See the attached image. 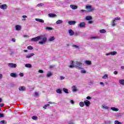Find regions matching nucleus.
I'll list each match as a JSON object with an SVG mask.
<instances>
[{"instance_id":"1","label":"nucleus","mask_w":124,"mask_h":124,"mask_svg":"<svg viewBox=\"0 0 124 124\" xmlns=\"http://www.w3.org/2000/svg\"><path fill=\"white\" fill-rule=\"evenodd\" d=\"M38 40H42L41 41H39L38 44L42 45L45 44L46 42H47V37H46L45 35H42L33 38L31 39V41H32L33 42H36L38 41Z\"/></svg>"},{"instance_id":"2","label":"nucleus","mask_w":124,"mask_h":124,"mask_svg":"<svg viewBox=\"0 0 124 124\" xmlns=\"http://www.w3.org/2000/svg\"><path fill=\"white\" fill-rule=\"evenodd\" d=\"M83 63L80 62H77L75 64V67L77 69H82Z\"/></svg>"},{"instance_id":"3","label":"nucleus","mask_w":124,"mask_h":124,"mask_svg":"<svg viewBox=\"0 0 124 124\" xmlns=\"http://www.w3.org/2000/svg\"><path fill=\"white\" fill-rule=\"evenodd\" d=\"M85 9L88 10V12H93V11H94V10H95L92 5H86L85 6Z\"/></svg>"},{"instance_id":"4","label":"nucleus","mask_w":124,"mask_h":124,"mask_svg":"<svg viewBox=\"0 0 124 124\" xmlns=\"http://www.w3.org/2000/svg\"><path fill=\"white\" fill-rule=\"evenodd\" d=\"M8 65L9 67H11L12 68H16V67H17V64L13 63H9Z\"/></svg>"},{"instance_id":"5","label":"nucleus","mask_w":124,"mask_h":124,"mask_svg":"<svg viewBox=\"0 0 124 124\" xmlns=\"http://www.w3.org/2000/svg\"><path fill=\"white\" fill-rule=\"evenodd\" d=\"M78 28L82 29L86 27V23L85 22H80L78 26Z\"/></svg>"},{"instance_id":"6","label":"nucleus","mask_w":124,"mask_h":124,"mask_svg":"<svg viewBox=\"0 0 124 124\" xmlns=\"http://www.w3.org/2000/svg\"><path fill=\"white\" fill-rule=\"evenodd\" d=\"M7 7H8L7 5L5 4L0 5V9H2L3 10H5L7 9Z\"/></svg>"},{"instance_id":"7","label":"nucleus","mask_w":124,"mask_h":124,"mask_svg":"<svg viewBox=\"0 0 124 124\" xmlns=\"http://www.w3.org/2000/svg\"><path fill=\"white\" fill-rule=\"evenodd\" d=\"M34 55L35 54L33 53H29L27 55H26V59H31V58L32 57H33Z\"/></svg>"},{"instance_id":"8","label":"nucleus","mask_w":124,"mask_h":124,"mask_svg":"<svg viewBox=\"0 0 124 124\" xmlns=\"http://www.w3.org/2000/svg\"><path fill=\"white\" fill-rule=\"evenodd\" d=\"M84 104L86 106V107H89L91 105V102L88 100H85L84 101Z\"/></svg>"},{"instance_id":"9","label":"nucleus","mask_w":124,"mask_h":124,"mask_svg":"<svg viewBox=\"0 0 124 124\" xmlns=\"http://www.w3.org/2000/svg\"><path fill=\"white\" fill-rule=\"evenodd\" d=\"M70 7L73 9V10H75V9H77V8H78V6L75 5H70Z\"/></svg>"},{"instance_id":"10","label":"nucleus","mask_w":124,"mask_h":124,"mask_svg":"<svg viewBox=\"0 0 124 124\" xmlns=\"http://www.w3.org/2000/svg\"><path fill=\"white\" fill-rule=\"evenodd\" d=\"M68 24H69V25H70L71 26L72 25H75V24H76V21H75L74 20L69 21Z\"/></svg>"},{"instance_id":"11","label":"nucleus","mask_w":124,"mask_h":124,"mask_svg":"<svg viewBox=\"0 0 124 124\" xmlns=\"http://www.w3.org/2000/svg\"><path fill=\"white\" fill-rule=\"evenodd\" d=\"M68 32L70 36H72L74 34V31L72 30H69Z\"/></svg>"},{"instance_id":"12","label":"nucleus","mask_w":124,"mask_h":124,"mask_svg":"<svg viewBox=\"0 0 124 124\" xmlns=\"http://www.w3.org/2000/svg\"><path fill=\"white\" fill-rule=\"evenodd\" d=\"M85 19L87 21H91V20H93V17L91 16H86Z\"/></svg>"},{"instance_id":"13","label":"nucleus","mask_w":124,"mask_h":124,"mask_svg":"<svg viewBox=\"0 0 124 124\" xmlns=\"http://www.w3.org/2000/svg\"><path fill=\"white\" fill-rule=\"evenodd\" d=\"M110 109L112 111H114V112H118V111H119V108L115 107H111Z\"/></svg>"},{"instance_id":"14","label":"nucleus","mask_w":124,"mask_h":124,"mask_svg":"<svg viewBox=\"0 0 124 124\" xmlns=\"http://www.w3.org/2000/svg\"><path fill=\"white\" fill-rule=\"evenodd\" d=\"M75 67V64H74V62L72 61L71 62V65L69 66L70 68H73Z\"/></svg>"},{"instance_id":"15","label":"nucleus","mask_w":124,"mask_h":124,"mask_svg":"<svg viewBox=\"0 0 124 124\" xmlns=\"http://www.w3.org/2000/svg\"><path fill=\"white\" fill-rule=\"evenodd\" d=\"M15 28L16 31H21V29H22V27L20 25H16Z\"/></svg>"},{"instance_id":"16","label":"nucleus","mask_w":124,"mask_h":124,"mask_svg":"<svg viewBox=\"0 0 124 124\" xmlns=\"http://www.w3.org/2000/svg\"><path fill=\"white\" fill-rule=\"evenodd\" d=\"M19 90L21 92H24V91H26V87H25V86L20 87Z\"/></svg>"},{"instance_id":"17","label":"nucleus","mask_w":124,"mask_h":124,"mask_svg":"<svg viewBox=\"0 0 124 124\" xmlns=\"http://www.w3.org/2000/svg\"><path fill=\"white\" fill-rule=\"evenodd\" d=\"M35 21H37V22H39L40 23H44V20L40 18H35Z\"/></svg>"},{"instance_id":"18","label":"nucleus","mask_w":124,"mask_h":124,"mask_svg":"<svg viewBox=\"0 0 124 124\" xmlns=\"http://www.w3.org/2000/svg\"><path fill=\"white\" fill-rule=\"evenodd\" d=\"M25 66L28 68H31V67H32V65H31V64L30 63L26 64Z\"/></svg>"},{"instance_id":"19","label":"nucleus","mask_w":124,"mask_h":124,"mask_svg":"<svg viewBox=\"0 0 124 124\" xmlns=\"http://www.w3.org/2000/svg\"><path fill=\"white\" fill-rule=\"evenodd\" d=\"M72 92H73L74 93H76V92L77 91V87H76V86H73L72 87Z\"/></svg>"},{"instance_id":"20","label":"nucleus","mask_w":124,"mask_h":124,"mask_svg":"<svg viewBox=\"0 0 124 124\" xmlns=\"http://www.w3.org/2000/svg\"><path fill=\"white\" fill-rule=\"evenodd\" d=\"M117 21L115 19L112 20V22H111V25L112 27H115L116 26V22Z\"/></svg>"},{"instance_id":"21","label":"nucleus","mask_w":124,"mask_h":124,"mask_svg":"<svg viewBox=\"0 0 124 124\" xmlns=\"http://www.w3.org/2000/svg\"><path fill=\"white\" fill-rule=\"evenodd\" d=\"M63 23V21L62 20H58L56 21V24L57 25H60V24H62Z\"/></svg>"},{"instance_id":"22","label":"nucleus","mask_w":124,"mask_h":124,"mask_svg":"<svg viewBox=\"0 0 124 124\" xmlns=\"http://www.w3.org/2000/svg\"><path fill=\"white\" fill-rule=\"evenodd\" d=\"M102 108L105 109V110H109V108L107 106H102Z\"/></svg>"},{"instance_id":"23","label":"nucleus","mask_w":124,"mask_h":124,"mask_svg":"<svg viewBox=\"0 0 124 124\" xmlns=\"http://www.w3.org/2000/svg\"><path fill=\"white\" fill-rule=\"evenodd\" d=\"M85 63L87 64V65H91L92 64V62L90 61H85Z\"/></svg>"},{"instance_id":"24","label":"nucleus","mask_w":124,"mask_h":124,"mask_svg":"<svg viewBox=\"0 0 124 124\" xmlns=\"http://www.w3.org/2000/svg\"><path fill=\"white\" fill-rule=\"evenodd\" d=\"M55 39V36L50 37L48 41L49 42H51V41H54V40Z\"/></svg>"},{"instance_id":"25","label":"nucleus","mask_w":124,"mask_h":124,"mask_svg":"<svg viewBox=\"0 0 124 124\" xmlns=\"http://www.w3.org/2000/svg\"><path fill=\"white\" fill-rule=\"evenodd\" d=\"M48 16H49V17H50V18H53V17H56V14H49Z\"/></svg>"},{"instance_id":"26","label":"nucleus","mask_w":124,"mask_h":124,"mask_svg":"<svg viewBox=\"0 0 124 124\" xmlns=\"http://www.w3.org/2000/svg\"><path fill=\"white\" fill-rule=\"evenodd\" d=\"M52 75H53V73H52V72H48V73L47 74L46 76L47 77H51V76H52Z\"/></svg>"},{"instance_id":"27","label":"nucleus","mask_w":124,"mask_h":124,"mask_svg":"<svg viewBox=\"0 0 124 124\" xmlns=\"http://www.w3.org/2000/svg\"><path fill=\"white\" fill-rule=\"evenodd\" d=\"M79 106L80 107H84L85 106V103L84 102H81L79 103Z\"/></svg>"},{"instance_id":"28","label":"nucleus","mask_w":124,"mask_h":124,"mask_svg":"<svg viewBox=\"0 0 124 124\" xmlns=\"http://www.w3.org/2000/svg\"><path fill=\"white\" fill-rule=\"evenodd\" d=\"M110 55L111 56H115V55H117V52L116 51H111L110 52Z\"/></svg>"},{"instance_id":"29","label":"nucleus","mask_w":124,"mask_h":124,"mask_svg":"<svg viewBox=\"0 0 124 124\" xmlns=\"http://www.w3.org/2000/svg\"><path fill=\"white\" fill-rule=\"evenodd\" d=\"M10 76L11 77H17V75L16 73H12L10 74Z\"/></svg>"},{"instance_id":"30","label":"nucleus","mask_w":124,"mask_h":124,"mask_svg":"<svg viewBox=\"0 0 124 124\" xmlns=\"http://www.w3.org/2000/svg\"><path fill=\"white\" fill-rule=\"evenodd\" d=\"M119 83L121 85H123L124 86V79H121L119 80Z\"/></svg>"},{"instance_id":"31","label":"nucleus","mask_w":124,"mask_h":124,"mask_svg":"<svg viewBox=\"0 0 124 124\" xmlns=\"http://www.w3.org/2000/svg\"><path fill=\"white\" fill-rule=\"evenodd\" d=\"M103 79H108V75L105 74L104 76L102 77Z\"/></svg>"},{"instance_id":"32","label":"nucleus","mask_w":124,"mask_h":124,"mask_svg":"<svg viewBox=\"0 0 124 124\" xmlns=\"http://www.w3.org/2000/svg\"><path fill=\"white\" fill-rule=\"evenodd\" d=\"M63 91L66 93H68V90L66 88H63Z\"/></svg>"},{"instance_id":"33","label":"nucleus","mask_w":124,"mask_h":124,"mask_svg":"<svg viewBox=\"0 0 124 124\" xmlns=\"http://www.w3.org/2000/svg\"><path fill=\"white\" fill-rule=\"evenodd\" d=\"M100 32L101 33H105V32H106V31L104 29H102L100 30Z\"/></svg>"},{"instance_id":"34","label":"nucleus","mask_w":124,"mask_h":124,"mask_svg":"<svg viewBox=\"0 0 124 124\" xmlns=\"http://www.w3.org/2000/svg\"><path fill=\"white\" fill-rule=\"evenodd\" d=\"M56 93H62V90H61V89H57V90H56Z\"/></svg>"},{"instance_id":"35","label":"nucleus","mask_w":124,"mask_h":124,"mask_svg":"<svg viewBox=\"0 0 124 124\" xmlns=\"http://www.w3.org/2000/svg\"><path fill=\"white\" fill-rule=\"evenodd\" d=\"M0 124H6L7 122H5L4 120H2L0 122Z\"/></svg>"},{"instance_id":"36","label":"nucleus","mask_w":124,"mask_h":124,"mask_svg":"<svg viewBox=\"0 0 124 124\" xmlns=\"http://www.w3.org/2000/svg\"><path fill=\"white\" fill-rule=\"evenodd\" d=\"M43 5H44V4H43V3H40L38 4H37V6L38 7H41V6H43Z\"/></svg>"},{"instance_id":"37","label":"nucleus","mask_w":124,"mask_h":124,"mask_svg":"<svg viewBox=\"0 0 124 124\" xmlns=\"http://www.w3.org/2000/svg\"><path fill=\"white\" fill-rule=\"evenodd\" d=\"M114 124H122V123L120 122L119 121L116 120L114 122Z\"/></svg>"},{"instance_id":"38","label":"nucleus","mask_w":124,"mask_h":124,"mask_svg":"<svg viewBox=\"0 0 124 124\" xmlns=\"http://www.w3.org/2000/svg\"><path fill=\"white\" fill-rule=\"evenodd\" d=\"M32 120H37V119H38V117L36 116H33L32 117Z\"/></svg>"},{"instance_id":"39","label":"nucleus","mask_w":124,"mask_h":124,"mask_svg":"<svg viewBox=\"0 0 124 124\" xmlns=\"http://www.w3.org/2000/svg\"><path fill=\"white\" fill-rule=\"evenodd\" d=\"M96 38H98V37H96V36H91L90 37L91 39H95Z\"/></svg>"},{"instance_id":"40","label":"nucleus","mask_w":124,"mask_h":124,"mask_svg":"<svg viewBox=\"0 0 124 124\" xmlns=\"http://www.w3.org/2000/svg\"><path fill=\"white\" fill-rule=\"evenodd\" d=\"M48 106H50V105L47 104L45 105L44 107H43V108L44 109H46V108H47V107H48Z\"/></svg>"},{"instance_id":"41","label":"nucleus","mask_w":124,"mask_h":124,"mask_svg":"<svg viewBox=\"0 0 124 124\" xmlns=\"http://www.w3.org/2000/svg\"><path fill=\"white\" fill-rule=\"evenodd\" d=\"M46 30H47L48 31H52L53 30V28L51 27H46Z\"/></svg>"},{"instance_id":"42","label":"nucleus","mask_w":124,"mask_h":124,"mask_svg":"<svg viewBox=\"0 0 124 124\" xmlns=\"http://www.w3.org/2000/svg\"><path fill=\"white\" fill-rule=\"evenodd\" d=\"M114 20H115V21H116V20L117 21H119V20H121V18L119 17H115V18H114Z\"/></svg>"},{"instance_id":"43","label":"nucleus","mask_w":124,"mask_h":124,"mask_svg":"<svg viewBox=\"0 0 124 124\" xmlns=\"http://www.w3.org/2000/svg\"><path fill=\"white\" fill-rule=\"evenodd\" d=\"M81 73H82V74H84L85 73H87V71H86V70H81L80 71Z\"/></svg>"},{"instance_id":"44","label":"nucleus","mask_w":124,"mask_h":124,"mask_svg":"<svg viewBox=\"0 0 124 124\" xmlns=\"http://www.w3.org/2000/svg\"><path fill=\"white\" fill-rule=\"evenodd\" d=\"M28 49H29V50H32L33 47L31 46H28Z\"/></svg>"},{"instance_id":"45","label":"nucleus","mask_w":124,"mask_h":124,"mask_svg":"<svg viewBox=\"0 0 124 124\" xmlns=\"http://www.w3.org/2000/svg\"><path fill=\"white\" fill-rule=\"evenodd\" d=\"M73 47H75V48H76L77 49H79V46L77 45H73Z\"/></svg>"},{"instance_id":"46","label":"nucleus","mask_w":124,"mask_h":124,"mask_svg":"<svg viewBox=\"0 0 124 124\" xmlns=\"http://www.w3.org/2000/svg\"><path fill=\"white\" fill-rule=\"evenodd\" d=\"M4 117V115L3 114L0 113V118H3Z\"/></svg>"},{"instance_id":"47","label":"nucleus","mask_w":124,"mask_h":124,"mask_svg":"<svg viewBox=\"0 0 124 124\" xmlns=\"http://www.w3.org/2000/svg\"><path fill=\"white\" fill-rule=\"evenodd\" d=\"M38 72H39V73H44V71H43V70H39L38 71Z\"/></svg>"},{"instance_id":"48","label":"nucleus","mask_w":124,"mask_h":124,"mask_svg":"<svg viewBox=\"0 0 124 124\" xmlns=\"http://www.w3.org/2000/svg\"><path fill=\"white\" fill-rule=\"evenodd\" d=\"M54 67H55V65H50L49 66V68L52 69V68H54Z\"/></svg>"},{"instance_id":"49","label":"nucleus","mask_w":124,"mask_h":124,"mask_svg":"<svg viewBox=\"0 0 124 124\" xmlns=\"http://www.w3.org/2000/svg\"><path fill=\"white\" fill-rule=\"evenodd\" d=\"M19 76L21 77H23L24 76V74H23V73H20L19 74Z\"/></svg>"},{"instance_id":"50","label":"nucleus","mask_w":124,"mask_h":124,"mask_svg":"<svg viewBox=\"0 0 124 124\" xmlns=\"http://www.w3.org/2000/svg\"><path fill=\"white\" fill-rule=\"evenodd\" d=\"M87 99L89 100L90 99H92V97H90V96H88L86 97Z\"/></svg>"},{"instance_id":"51","label":"nucleus","mask_w":124,"mask_h":124,"mask_svg":"<svg viewBox=\"0 0 124 124\" xmlns=\"http://www.w3.org/2000/svg\"><path fill=\"white\" fill-rule=\"evenodd\" d=\"M100 85H102V86H103V87H104V86L105 85V84H104V83L101 82H100Z\"/></svg>"},{"instance_id":"52","label":"nucleus","mask_w":124,"mask_h":124,"mask_svg":"<svg viewBox=\"0 0 124 124\" xmlns=\"http://www.w3.org/2000/svg\"><path fill=\"white\" fill-rule=\"evenodd\" d=\"M93 21L90 20L88 21V24H93Z\"/></svg>"},{"instance_id":"53","label":"nucleus","mask_w":124,"mask_h":124,"mask_svg":"<svg viewBox=\"0 0 124 124\" xmlns=\"http://www.w3.org/2000/svg\"><path fill=\"white\" fill-rule=\"evenodd\" d=\"M49 104H55V102H49Z\"/></svg>"},{"instance_id":"54","label":"nucleus","mask_w":124,"mask_h":124,"mask_svg":"<svg viewBox=\"0 0 124 124\" xmlns=\"http://www.w3.org/2000/svg\"><path fill=\"white\" fill-rule=\"evenodd\" d=\"M114 74H115V75H117L118 74V71H114Z\"/></svg>"},{"instance_id":"55","label":"nucleus","mask_w":124,"mask_h":124,"mask_svg":"<svg viewBox=\"0 0 124 124\" xmlns=\"http://www.w3.org/2000/svg\"><path fill=\"white\" fill-rule=\"evenodd\" d=\"M60 78L61 79V80H63V79H64V77L63 76H61Z\"/></svg>"},{"instance_id":"56","label":"nucleus","mask_w":124,"mask_h":124,"mask_svg":"<svg viewBox=\"0 0 124 124\" xmlns=\"http://www.w3.org/2000/svg\"><path fill=\"white\" fill-rule=\"evenodd\" d=\"M70 102H71V104H74V101L73 100H71L70 101Z\"/></svg>"},{"instance_id":"57","label":"nucleus","mask_w":124,"mask_h":124,"mask_svg":"<svg viewBox=\"0 0 124 124\" xmlns=\"http://www.w3.org/2000/svg\"><path fill=\"white\" fill-rule=\"evenodd\" d=\"M12 41H13V42H15L16 41V39H15V38H13L12 39Z\"/></svg>"},{"instance_id":"58","label":"nucleus","mask_w":124,"mask_h":124,"mask_svg":"<svg viewBox=\"0 0 124 124\" xmlns=\"http://www.w3.org/2000/svg\"><path fill=\"white\" fill-rule=\"evenodd\" d=\"M80 12H86V10H81L80 11Z\"/></svg>"},{"instance_id":"59","label":"nucleus","mask_w":124,"mask_h":124,"mask_svg":"<svg viewBox=\"0 0 124 124\" xmlns=\"http://www.w3.org/2000/svg\"><path fill=\"white\" fill-rule=\"evenodd\" d=\"M35 95L36 96H37V95H38V92H35Z\"/></svg>"},{"instance_id":"60","label":"nucleus","mask_w":124,"mask_h":124,"mask_svg":"<svg viewBox=\"0 0 124 124\" xmlns=\"http://www.w3.org/2000/svg\"><path fill=\"white\" fill-rule=\"evenodd\" d=\"M4 104H0V107H2V106H4Z\"/></svg>"},{"instance_id":"61","label":"nucleus","mask_w":124,"mask_h":124,"mask_svg":"<svg viewBox=\"0 0 124 124\" xmlns=\"http://www.w3.org/2000/svg\"><path fill=\"white\" fill-rule=\"evenodd\" d=\"M68 124H74V123H73L72 122H69Z\"/></svg>"},{"instance_id":"62","label":"nucleus","mask_w":124,"mask_h":124,"mask_svg":"<svg viewBox=\"0 0 124 124\" xmlns=\"http://www.w3.org/2000/svg\"><path fill=\"white\" fill-rule=\"evenodd\" d=\"M2 78V75L1 74H0V79H1Z\"/></svg>"},{"instance_id":"63","label":"nucleus","mask_w":124,"mask_h":124,"mask_svg":"<svg viewBox=\"0 0 124 124\" xmlns=\"http://www.w3.org/2000/svg\"><path fill=\"white\" fill-rule=\"evenodd\" d=\"M109 55H111V54H110V52L106 54V56H109Z\"/></svg>"},{"instance_id":"64","label":"nucleus","mask_w":124,"mask_h":124,"mask_svg":"<svg viewBox=\"0 0 124 124\" xmlns=\"http://www.w3.org/2000/svg\"><path fill=\"white\" fill-rule=\"evenodd\" d=\"M121 68H122V69H124V66H121Z\"/></svg>"}]
</instances>
